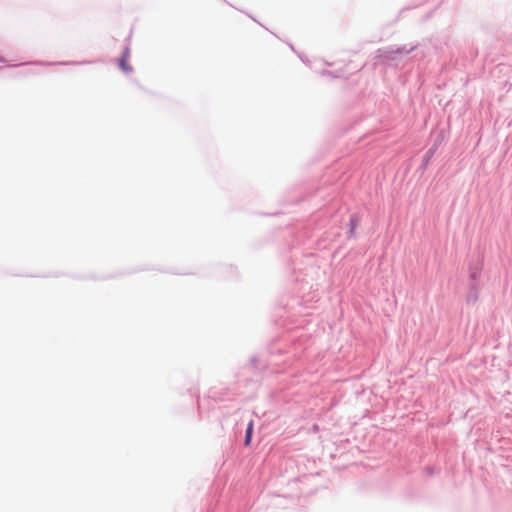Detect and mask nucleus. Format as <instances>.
<instances>
[{
  "mask_svg": "<svg viewBox=\"0 0 512 512\" xmlns=\"http://www.w3.org/2000/svg\"><path fill=\"white\" fill-rule=\"evenodd\" d=\"M253 426H254V423L253 421L251 420L247 426V430H246V436H245V445L246 446H249L250 443H251V439H252V433H253Z\"/></svg>",
  "mask_w": 512,
  "mask_h": 512,
  "instance_id": "2",
  "label": "nucleus"
},
{
  "mask_svg": "<svg viewBox=\"0 0 512 512\" xmlns=\"http://www.w3.org/2000/svg\"><path fill=\"white\" fill-rule=\"evenodd\" d=\"M129 51L126 49L121 58H120V61H119V66L121 68V70H123L124 72H129L131 71V67L128 65V61H129Z\"/></svg>",
  "mask_w": 512,
  "mask_h": 512,
  "instance_id": "1",
  "label": "nucleus"
}]
</instances>
